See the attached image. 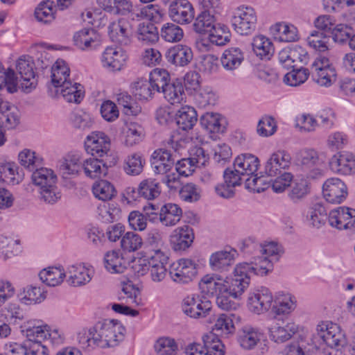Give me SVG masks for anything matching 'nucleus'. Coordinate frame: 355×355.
Returning a JSON list of instances; mask_svg holds the SVG:
<instances>
[{"instance_id": "obj_37", "label": "nucleus", "mask_w": 355, "mask_h": 355, "mask_svg": "<svg viewBox=\"0 0 355 355\" xmlns=\"http://www.w3.org/2000/svg\"><path fill=\"white\" fill-rule=\"evenodd\" d=\"M272 31L281 42H293L299 39L298 31L292 24L284 22L277 23L272 28Z\"/></svg>"}, {"instance_id": "obj_46", "label": "nucleus", "mask_w": 355, "mask_h": 355, "mask_svg": "<svg viewBox=\"0 0 355 355\" xmlns=\"http://www.w3.org/2000/svg\"><path fill=\"white\" fill-rule=\"evenodd\" d=\"M92 191L96 198L103 201L111 200L116 193L113 184L104 180L96 182L93 184Z\"/></svg>"}, {"instance_id": "obj_14", "label": "nucleus", "mask_w": 355, "mask_h": 355, "mask_svg": "<svg viewBox=\"0 0 355 355\" xmlns=\"http://www.w3.org/2000/svg\"><path fill=\"white\" fill-rule=\"evenodd\" d=\"M324 198L330 203L340 204L347 196V188L344 182L338 178L327 179L322 186Z\"/></svg>"}, {"instance_id": "obj_45", "label": "nucleus", "mask_w": 355, "mask_h": 355, "mask_svg": "<svg viewBox=\"0 0 355 355\" xmlns=\"http://www.w3.org/2000/svg\"><path fill=\"white\" fill-rule=\"evenodd\" d=\"M295 308V302L289 295H283L273 300L271 312L275 315L291 313Z\"/></svg>"}, {"instance_id": "obj_63", "label": "nucleus", "mask_w": 355, "mask_h": 355, "mask_svg": "<svg viewBox=\"0 0 355 355\" xmlns=\"http://www.w3.org/2000/svg\"><path fill=\"white\" fill-rule=\"evenodd\" d=\"M313 80L321 87H329L336 80V73L334 68H327L312 73Z\"/></svg>"}, {"instance_id": "obj_50", "label": "nucleus", "mask_w": 355, "mask_h": 355, "mask_svg": "<svg viewBox=\"0 0 355 355\" xmlns=\"http://www.w3.org/2000/svg\"><path fill=\"white\" fill-rule=\"evenodd\" d=\"M149 80L153 85V89L158 92H162L171 83L168 72L163 69H155L150 73Z\"/></svg>"}, {"instance_id": "obj_31", "label": "nucleus", "mask_w": 355, "mask_h": 355, "mask_svg": "<svg viewBox=\"0 0 355 355\" xmlns=\"http://www.w3.org/2000/svg\"><path fill=\"white\" fill-rule=\"evenodd\" d=\"M259 159L252 154H242L234 162V168L243 175H253L258 169Z\"/></svg>"}, {"instance_id": "obj_7", "label": "nucleus", "mask_w": 355, "mask_h": 355, "mask_svg": "<svg viewBox=\"0 0 355 355\" xmlns=\"http://www.w3.org/2000/svg\"><path fill=\"white\" fill-rule=\"evenodd\" d=\"M317 334L329 347H344L347 344L344 331L340 327L333 322H325L317 326Z\"/></svg>"}, {"instance_id": "obj_61", "label": "nucleus", "mask_w": 355, "mask_h": 355, "mask_svg": "<svg viewBox=\"0 0 355 355\" xmlns=\"http://www.w3.org/2000/svg\"><path fill=\"white\" fill-rule=\"evenodd\" d=\"M164 10L157 4H149L141 8L137 17L148 19L155 23L162 21L164 17Z\"/></svg>"}, {"instance_id": "obj_6", "label": "nucleus", "mask_w": 355, "mask_h": 355, "mask_svg": "<svg viewBox=\"0 0 355 355\" xmlns=\"http://www.w3.org/2000/svg\"><path fill=\"white\" fill-rule=\"evenodd\" d=\"M252 264L247 262L238 263L229 279L231 293L233 296H241L248 288L252 275H254Z\"/></svg>"}, {"instance_id": "obj_52", "label": "nucleus", "mask_w": 355, "mask_h": 355, "mask_svg": "<svg viewBox=\"0 0 355 355\" xmlns=\"http://www.w3.org/2000/svg\"><path fill=\"white\" fill-rule=\"evenodd\" d=\"M236 318L234 314H220L214 324L213 331H215L221 334H232L234 330V319Z\"/></svg>"}, {"instance_id": "obj_34", "label": "nucleus", "mask_w": 355, "mask_h": 355, "mask_svg": "<svg viewBox=\"0 0 355 355\" xmlns=\"http://www.w3.org/2000/svg\"><path fill=\"white\" fill-rule=\"evenodd\" d=\"M176 123L183 130L191 129L198 121L196 110L190 106L182 107L176 114Z\"/></svg>"}, {"instance_id": "obj_23", "label": "nucleus", "mask_w": 355, "mask_h": 355, "mask_svg": "<svg viewBox=\"0 0 355 355\" xmlns=\"http://www.w3.org/2000/svg\"><path fill=\"white\" fill-rule=\"evenodd\" d=\"M193 229L188 225H183L175 229L171 235V243L175 251L188 249L193 242Z\"/></svg>"}, {"instance_id": "obj_48", "label": "nucleus", "mask_w": 355, "mask_h": 355, "mask_svg": "<svg viewBox=\"0 0 355 355\" xmlns=\"http://www.w3.org/2000/svg\"><path fill=\"white\" fill-rule=\"evenodd\" d=\"M209 33V42L217 46H223L230 40L231 33L223 24H216Z\"/></svg>"}, {"instance_id": "obj_5", "label": "nucleus", "mask_w": 355, "mask_h": 355, "mask_svg": "<svg viewBox=\"0 0 355 355\" xmlns=\"http://www.w3.org/2000/svg\"><path fill=\"white\" fill-rule=\"evenodd\" d=\"M296 164L306 173L308 178H315L322 175V164L318 153L313 148H303L295 155Z\"/></svg>"}, {"instance_id": "obj_4", "label": "nucleus", "mask_w": 355, "mask_h": 355, "mask_svg": "<svg viewBox=\"0 0 355 355\" xmlns=\"http://www.w3.org/2000/svg\"><path fill=\"white\" fill-rule=\"evenodd\" d=\"M257 16L250 7H239L233 14L232 24L234 31L241 35L251 34L256 28Z\"/></svg>"}, {"instance_id": "obj_41", "label": "nucleus", "mask_w": 355, "mask_h": 355, "mask_svg": "<svg viewBox=\"0 0 355 355\" xmlns=\"http://www.w3.org/2000/svg\"><path fill=\"white\" fill-rule=\"evenodd\" d=\"M252 49L254 53L261 59H269L273 53V45L271 41L263 35H257L254 37Z\"/></svg>"}, {"instance_id": "obj_26", "label": "nucleus", "mask_w": 355, "mask_h": 355, "mask_svg": "<svg viewBox=\"0 0 355 355\" xmlns=\"http://www.w3.org/2000/svg\"><path fill=\"white\" fill-rule=\"evenodd\" d=\"M262 337L263 334L258 329L246 325L238 331L237 341L241 348L251 350L261 342Z\"/></svg>"}, {"instance_id": "obj_12", "label": "nucleus", "mask_w": 355, "mask_h": 355, "mask_svg": "<svg viewBox=\"0 0 355 355\" xmlns=\"http://www.w3.org/2000/svg\"><path fill=\"white\" fill-rule=\"evenodd\" d=\"M329 223L338 230L355 231V209L348 207H338L330 211Z\"/></svg>"}, {"instance_id": "obj_43", "label": "nucleus", "mask_w": 355, "mask_h": 355, "mask_svg": "<svg viewBox=\"0 0 355 355\" xmlns=\"http://www.w3.org/2000/svg\"><path fill=\"white\" fill-rule=\"evenodd\" d=\"M223 119L218 114L207 112L200 119V123L202 128L210 132L218 133L224 131Z\"/></svg>"}, {"instance_id": "obj_21", "label": "nucleus", "mask_w": 355, "mask_h": 355, "mask_svg": "<svg viewBox=\"0 0 355 355\" xmlns=\"http://www.w3.org/2000/svg\"><path fill=\"white\" fill-rule=\"evenodd\" d=\"M329 166L334 173L349 175L355 171V157L349 152L338 153L331 157Z\"/></svg>"}, {"instance_id": "obj_57", "label": "nucleus", "mask_w": 355, "mask_h": 355, "mask_svg": "<svg viewBox=\"0 0 355 355\" xmlns=\"http://www.w3.org/2000/svg\"><path fill=\"white\" fill-rule=\"evenodd\" d=\"M138 193L147 200L155 199L160 194L159 183L152 179L144 180L139 185Z\"/></svg>"}, {"instance_id": "obj_55", "label": "nucleus", "mask_w": 355, "mask_h": 355, "mask_svg": "<svg viewBox=\"0 0 355 355\" xmlns=\"http://www.w3.org/2000/svg\"><path fill=\"white\" fill-rule=\"evenodd\" d=\"M138 39L146 43H155L159 39V33L152 23H140L137 28Z\"/></svg>"}, {"instance_id": "obj_64", "label": "nucleus", "mask_w": 355, "mask_h": 355, "mask_svg": "<svg viewBox=\"0 0 355 355\" xmlns=\"http://www.w3.org/2000/svg\"><path fill=\"white\" fill-rule=\"evenodd\" d=\"M154 348L157 355H175L178 345L172 338H160L155 342Z\"/></svg>"}, {"instance_id": "obj_54", "label": "nucleus", "mask_w": 355, "mask_h": 355, "mask_svg": "<svg viewBox=\"0 0 355 355\" xmlns=\"http://www.w3.org/2000/svg\"><path fill=\"white\" fill-rule=\"evenodd\" d=\"M162 38L168 42H178L183 36L184 32L182 28L174 23L164 24L160 31Z\"/></svg>"}, {"instance_id": "obj_24", "label": "nucleus", "mask_w": 355, "mask_h": 355, "mask_svg": "<svg viewBox=\"0 0 355 355\" xmlns=\"http://www.w3.org/2000/svg\"><path fill=\"white\" fill-rule=\"evenodd\" d=\"M166 58L168 62L176 67H184L192 60L193 51L187 45L177 44L168 49Z\"/></svg>"}, {"instance_id": "obj_28", "label": "nucleus", "mask_w": 355, "mask_h": 355, "mask_svg": "<svg viewBox=\"0 0 355 355\" xmlns=\"http://www.w3.org/2000/svg\"><path fill=\"white\" fill-rule=\"evenodd\" d=\"M83 87L71 80L56 89V94H60L69 103H79L84 96Z\"/></svg>"}, {"instance_id": "obj_35", "label": "nucleus", "mask_w": 355, "mask_h": 355, "mask_svg": "<svg viewBox=\"0 0 355 355\" xmlns=\"http://www.w3.org/2000/svg\"><path fill=\"white\" fill-rule=\"evenodd\" d=\"M0 119L8 129L15 128L20 123V112L14 105L6 101L0 111Z\"/></svg>"}, {"instance_id": "obj_53", "label": "nucleus", "mask_w": 355, "mask_h": 355, "mask_svg": "<svg viewBox=\"0 0 355 355\" xmlns=\"http://www.w3.org/2000/svg\"><path fill=\"white\" fill-rule=\"evenodd\" d=\"M214 17L207 11L200 12L193 24V30L200 34L209 33L214 25Z\"/></svg>"}, {"instance_id": "obj_27", "label": "nucleus", "mask_w": 355, "mask_h": 355, "mask_svg": "<svg viewBox=\"0 0 355 355\" xmlns=\"http://www.w3.org/2000/svg\"><path fill=\"white\" fill-rule=\"evenodd\" d=\"M236 252L235 250H221L213 253L209 258V265L213 270L223 272L233 264Z\"/></svg>"}, {"instance_id": "obj_44", "label": "nucleus", "mask_w": 355, "mask_h": 355, "mask_svg": "<svg viewBox=\"0 0 355 355\" xmlns=\"http://www.w3.org/2000/svg\"><path fill=\"white\" fill-rule=\"evenodd\" d=\"M203 345L210 355H224L225 345L213 331H209L202 336Z\"/></svg>"}, {"instance_id": "obj_36", "label": "nucleus", "mask_w": 355, "mask_h": 355, "mask_svg": "<svg viewBox=\"0 0 355 355\" xmlns=\"http://www.w3.org/2000/svg\"><path fill=\"white\" fill-rule=\"evenodd\" d=\"M105 268L112 273H122L126 268V262L119 250H110L104 257Z\"/></svg>"}, {"instance_id": "obj_8", "label": "nucleus", "mask_w": 355, "mask_h": 355, "mask_svg": "<svg viewBox=\"0 0 355 355\" xmlns=\"http://www.w3.org/2000/svg\"><path fill=\"white\" fill-rule=\"evenodd\" d=\"M34 67V62L30 56H21L16 61V70L21 77V86L26 92H29L37 84Z\"/></svg>"}, {"instance_id": "obj_25", "label": "nucleus", "mask_w": 355, "mask_h": 355, "mask_svg": "<svg viewBox=\"0 0 355 355\" xmlns=\"http://www.w3.org/2000/svg\"><path fill=\"white\" fill-rule=\"evenodd\" d=\"M243 61L244 53L238 47H230L225 49L220 57L222 67L228 72L239 70Z\"/></svg>"}, {"instance_id": "obj_13", "label": "nucleus", "mask_w": 355, "mask_h": 355, "mask_svg": "<svg viewBox=\"0 0 355 355\" xmlns=\"http://www.w3.org/2000/svg\"><path fill=\"white\" fill-rule=\"evenodd\" d=\"M168 15L174 22L188 24L194 17V9L188 0H174L169 4Z\"/></svg>"}, {"instance_id": "obj_49", "label": "nucleus", "mask_w": 355, "mask_h": 355, "mask_svg": "<svg viewBox=\"0 0 355 355\" xmlns=\"http://www.w3.org/2000/svg\"><path fill=\"white\" fill-rule=\"evenodd\" d=\"M34 14L38 21L44 24L51 23L55 18L53 2L50 0L41 2L35 8Z\"/></svg>"}, {"instance_id": "obj_10", "label": "nucleus", "mask_w": 355, "mask_h": 355, "mask_svg": "<svg viewBox=\"0 0 355 355\" xmlns=\"http://www.w3.org/2000/svg\"><path fill=\"white\" fill-rule=\"evenodd\" d=\"M85 148L92 156L103 157L110 151V140L103 132H92L85 141Z\"/></svg>"}, {"instance_id": "obj_59", "label": "nucleus", "mask_w": 355, "mask_h": 355, "mask_svg": "<svg viewBox=\"0 0 355 355\" xmlns=\"http://www.w3.org/2000/svg\"><path fill=\"white\" fill-rule=\"evenodd\" d=\"M142 245V238L139 234L132 232L125 233L121 239V247L126 252L137 251L141 248Z\"/></svg>"}, {"instance_id": "obj_56", "label": "nucleus", "mask_w": 355, "mask_h": 355, "mask_svg": "<svg viewBox=\"0 0 355 355\" xmlns=\"http://www.w3.org/2000/svg\"><path fill=\"white\" fill-rule=\"evenodd\" d=\"M121 291L123 294L121 297L128 304L137 306L142 304L140 291L132 282L123 283Z\"/></svg>"}, {"instance_id": "obj_29", "label": "nucleus", "mask_w": 355, "mask_h": 355, "mask_svg": "<svg viewBox=\"0 0 355 355\" xmlns=\"http://www.w3.org/2000/svg\"><path fill=\"white\" fill-rule=\"evenodd\" d=\"M73 42L80 49H89L98 44L99 36L93 28H83L74 33Z\"/></svg>"}, {"instance_id": "obj_47", "label": "nucleus", "mask_w": 355, "mask_h": 355, "mask_svg": "<svg viewBox=\"0 0 355 355\" xmlns=\"http://www.w3.org/2000/svg\"><path fill=\"white\" fill-rule=\"evenodd\" d=\"M0 174L3 180L8 184H16L21 180L18 166L14 162H0Z\"/></svg>"}, {"instance_id": "obj_51", "label": "nucleus", "mask_w": 355, "mask_h": 355, "mask_svg": "<svg viewBox=\"0 0 355 355\" xmlns=\"http://www.w3.org/2000/svg\"><path fill=\"white\" fill-rule=\"evenodd\" d=\"M79 155H69L60 166V171L64 178L69 175H77L81 168Z\"/></svg>"}, {"instance_id": "obj_60", "label": "nucleus", "mask_w": 355, "mask_h": 355, "mask_svg": "<svg viewBox=\"0 0 355 355\" xmlns=\"http://www.w3.org/2000/svg\"><path fill=\"white\" fill-rule=\"evenodd\" d=\"M116 101L123 107V112L126 115H137L141 112V107L137 105L132 96L125 92L118 94Z\"/></svg>"}, {"instance_id": "obj_33", "label": "nucleus", "mask_w": 355, "mask_h": 355, "mask_svg": "<svg viewBox=\"0 0 355 355\" xmlns=\"http://www.w3.org/2000/svg\"><path fill=\"white\" fill-rule=\"evenodd\" d=\"M69 76V67L63 60H58L51 67V82L56 89L70 81Z\"/></svg>"}, {"instance_id": "obj_40", "label": "nucleus", "mask_w": 355, "mask_h": 355, "mask_svg": "<svg viewBox=\"0 0 355 355\" xmlns=\"http://www.w3.org/2000/svg\"><path fill=\"white\" fill-rule=\"evenodd\" d=\"M82 168L86 176L90 178H100L101 175H105L107 173L105 164L97 158L90 157L84 160L82 163Z\"/></svg>"}, {"instance_id": "obj_11", "label": "nucleus", "mask_w": 355, "mask_h": 355, "mask_svg": "<svg viewBox=\"0 0 355 355\" xmlns=\"http://www.w3.org/2000/svg\"><path fill=\"white\" fill-rule=\"evenodd\" d=\"M272 294L266 287H261L249 294L248 307L254 313L261 314L272 309Z\"/></svg>"}, {"instance_id": "obj_15", "label": "nucleus", "mask_w": 355, "mask_h": 355, "mask_svg": "<svg viewBox=\"0 0 355 355\" xmlns=\"http://www.w3.org/2000/svg\"><path fill=\"white\" fill-rule=\"evenodd\" d=\"M108 33L113 42L121 46L128 45L131 42V28L126 19H120L110 23Z\"/></svg>"}, {"instance_id": "obj_18", "label": "nucleus", "mask_w": 355, "mask_h": 355, "mask_svg": "<svg viewBox=\"0 0 355 355\" xmlns=\"http://www.w3.org/2000/svg\"><path fill=\"white\" fill-rule=\"evenodd\" d=\"M69 284L73 286H81L88 284L93 275L92 267H87L84 263L69 266L67 268L66 275Z\"/></svg>"}, {"instance_id": "obj_2", "label": "nucleus", "mask_w": 355, "mask_h": 355, "mask_svg": "<svg viewBox=\"0 0 355 355\" xmlns=\"http://www.w3.org/2000/svg\"><path fill=\"white\" fill-rule=\"evenodd\" d=\"M31 180L38 188L41 200L45 202L53 204L60 198L57 187V176L51 169L43 167L35 169Z\"/></svg>"}, {"instance_id": "obj_9", "label": "nucleus", "mask_w": 355, "mask_h": 355, "mask_svg": "<svg viewBox=\"0 0 355 355\" xmlns=\"http://www.w3.org/2000/svg\"><path fill=\"white\" fill-rule=\"evenodd\" d=\"M182 309L184 313L191 318H205L211 310V303L209 300L201 299L198 295H191L182 300Z\"/></svg>"}, {"instance_id": "obj_19", "label": "nucleus", "mask_w": 355, "mask_h": 355, "mask_svg": "<svg viewBox=\"0 0 355 355\" xmlns=\"http://www.w3.org/2000/svg\"><path fill=\"white\" fill-rule=\"evenodd\" d=\"M127 55L121 48L109 46L103 53V66L110 71H120L125 63Z\"/></svg>"}, {"instance_id": "obj_30", "label": "nucleus", "mask_w": 355, "mask_h": 355, "mask_svg": "<svg viewBox=\"0 0 355 355\" xmlns=\"http://www.w3.org/2000/svg\"><path fill=\"white\" fill-rule=\"evenodd\" d=\"M182 216V209L178 205L167 203L161 207L159 220L163 226L172 227L180 220Z\"/></svg>"}, {"instance_id": "obj_39", "label": "nucleus", "mask_w": 355, "mask_h": 355, "mask_svg": "<svg viewBox=\"0 0 355 355\" xmlns=\"http://www.w3.org/2000/svg\"><path fill=\"white\" fill-rule=\"evenodd\" d=\"M41 281L49 286L60 285L66 277V272L62 268L49 267L44 269L39 273Z\"/></svg>"}, {"instance_id": "obj_16", "label": "nucleus", "mask_w": 355, "mask_h": 355, "mask_svg": "<svg viewBox=\"0 0 355 355\" xmlns=\"http://www.w3.org/2000/svg\"><path fill=\"white\" fill-rule=\"evenodd\" d=\"M291 164V157L285 150L273 153L266 162V173L270 177L283 173L282 170L288 169Z\"/></svg>"}, {"instance_id": "obj_58", "label": "nucleus", "mask_w": 355, "mask_h": 355, "mask_svg": "<svg viewBox=\"0 0 355 355\" xmlns=\"http://www.w3.org/2000/svg\"><path fill=\"white\" fill-rule=\"evenodd\" d=\"M230 285L224 292L216 297V304L219 308L225 311H234L239 307V304L235 301L240 296L234 297L232 295Z\"/></svg>"}, {"instance_id": "obj_62", "label": "nucleus", "mask_w": 355, "mask_h": 355, "mask_svg": "<svg viewBox=\"0 0 355 355\" xmlns=\"http://www.w3.org/2000/svg\"><path fill=\"white\" fill-rule=\"evenodd\" d=\"M329 37L322 31H313L307 38L309 45L320 52H324L328 50Z\"/></svg>"}, {"instance_id": "obj_42", "label": "nucleus", "mask_w": 355, "mask_h": 355, "mask_svg": "<svg viewBox=\"0 0 355 355\" xmlns=\"http://www.w3.org/2000/svg\"><path fill=\"white\" fill-rule=\"evenodd\" d=\"M0 90L12 94L17 90V78L15 71L8 68L5 69L0 62Z\"/></svg>"}, {"instance_id": "obj_1", "label": "nucleus", "mask_w": 355, "mask_h": 355, "mask_svg": "<svg viewBox=\"0 0 355 355\" xmlns=\"http://www.w3.org/2000/svg\"><path fill=\"white\" fill-rule=\"evenodd\" d=\"M124 335L125 328L120 322L104 320L80 332L78 340L82 349L90 352L96 347H115L123 340Z\"/></svg>"}, {"instance_id": "obj_32", "label": "nucleus", "mask_w": 355, "mask_h": 355, "mask_svg": "<svg viewBox=\"0 0 355 355\" xmlns=\"http://www.w3.org/2000/svg\"><path fill=\"white\" fill-rule=\"evenodd\" d=\"M96 3L104 11L114 15H126L132 7L129 0H96Z\"/></svg>"}, {"instance_id": "obj_22", "label": "nucleus", "mask_w": 355, "mask_h": 355, "mask_svg": "<svg viewBox=\"0 0 355 355\" xmlns=\"http://www.w3.org/2000/svg\"><path fill=\"white\" fill-rule=\"evenodd\" d=\"M227 279H224L219 275H207L201 279L199 286L202 293L218 297L229 287L230 282Z\"/></svg>"}, {"instance_id": "obj_3", "label": "nucleus", "mask_w": 355, "mask_h": 355, "mask_svg": "<svg viewBox=\"0 0 355 355\" xmlns=\"http://www.w3.org/2000/svg\"><path fill=\"white\" fill-rule=\"evenodd\" d=\"M198 264L189 258H182L173 263L169 269L171 280L178 284L191 282L198 275Z\"/></svg>"}, {"instance_id": "obj_17", "label": "nucleus", "mask_w": 355, "mask_h": 355, "mask_svg": "<svg viewBox=\"0 0 355 355\" xmlns=\"http://www.w3.org/2000/svg\"><path fill=\"white\" fill-rule=\"evenodd\" d=\"M175 162L173 154L164 148L155 150L151 155V165L156 174L169 173L173 169Z\"/></svg>"}, {"instance_id": "obj_20", "label": "nucleus", "mask_w": 355, "mask_h": 355, "mask_svg": "<svg viewBox=\"0 0 355 355\" xmlns=\"http://www.w3.org/2000/svg\"><path fill=\"white\" fill-rule=\"evenodd\" d=\"M297 331V326L293 322L275 320L269 327V336L275 343H284L290 339Z\"/></svg>"}, {"instance_id": "obj_38", "label": "nucleus", "mask_w": 355, "mask_h": 355, "mask_svg": "<svg viewBox=\"0 0 355 355\" xmlns=\"http://www.w3.org/2000/svg\"><path fill=\"white\" fill-rule=\"evenodd\" d=\"M162 93L164 98L172 105L180 104L185 98L183 85L179 80L171 82Z\"/></svg>"}]
</instances>
